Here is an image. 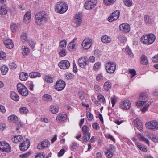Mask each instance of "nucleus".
<instances>
[{
	"mask_svg": "<svg viewBox=\"0 0 158 158\" xmlns=\"http://www.w3.org/2000/svg\"><path fill=\"white\" fill-rule=\"evenodd\" d=\"M67 118L66 114H59L58 115L56 118L57 121L60 122L65 120Z\"/></svg>",
	"mask_w": 158,
	"mask_h": 158,
	"instance_id": "obj_23",
	"label": "nucleus"
},
{
	"mask_svg": "<svg viewBox=\"0 0 158 158\" xmlns=\"http://www.w3.org/2000/svg\"><path fill=\"white\" fill-rule=\"evenodd\" d=\"M97 98L98 100L100 101H101L102 103H104L105 102V99L103 96L101 95H98L97 96Z\"/></svg>",
	"mask_w": 158,
	"mask_h": 158,
	"instance_id": "obj_53",
	"label": "nucleus"
},
{
	"mask_svg": "<svg viewBox=\"0 0 158 158\" xmlns=\"http://www.w3.org/2000/svg\"><path fill=\"white\" fill-rule=\"evenodd\" d=\"M18 27L15 23H12L10 25V28L13 32H15L17 29Z\"/></svg>",
	"mask_w": 158,
	"mask_h": 158,
	"instance_id": "obj_50",
	"label": "nucleus"
},
{
	"mask_svg": "<svg viewBox=\"0 0 158 158\" xmlns=\"http://www.w3.org/2000/svg\"><path fill=\"white\" fill-rule=\"evenodd\" d=\"M28 77V73L22 72L19 75V78L22 81H25L27 79Z\"/></svg>",
	"mask_w": 158,
	"mask_h": 158,
	"instance_id": "obj_32",
	"label": "nucleus"
},
{
	"mask_svg": "<svg viewBox=\"0 0 158 158\" xmlns=\"http://www.w3.org/2000/svg\"><path fill=\"white\" fill-rule=\"evenodd\" d=\"M156 39L155 36L152 34L145 35L140 38V41L144 44L150 45L152 44Z\"/></svg>",
	"mask_w": 158,
	"mask_h": 158,
	"instance_id": "obj_2",
	"label": "nucleus"
},
{
	"mask_svg": "<svg viewBox=\"0 0 158 158\" xmlns=\"http://www.w3.org/2000/svg\"><path fill=\"white\" fill-rule=\"evenodd\" d=\"M129 72L131 74V78H132L136 74L135 70L134 69H130Z\"/></svg>",
	"mask_w": 158,
	"mask_h": 158,
	"instance_id": "obj_59",
	"label": "nucleus"
},
{
	"mask_svg": "<svg viewBox=\"0 0 158 158\" xmlns=\"http://www.w3.org/2000/svg\"><path fill=\"white\" fill-rule=\"evenodd\" d=\"M10 97L12 99L15 101H18L19 99L18 94L15 92L12 91L10 93Z\"/></svg>",
	"mask_w": 158,
	"mask_h": 158,
	"instance_id": "obj_30",
	"label": "nucleus"
},
{
	"mask_svg": "<svg viewBox=\"0 0 158 158\" xmlns=\"http://www.w3.org/2000/svg\"><path fill=\"white\" fill-rule=\"evenodd\" d=\"M140 63L143 65H147L148 63L147 57L144 54L141 56L140 59Z\"/></svg>",
	"mask_w": 158,
	"mask_h": 158,
	"instance_id": "obj_28",
	"label": "nucleus"
},
{
	"mask_svg": "<svg viewBox=\"0 0 158 158\" xmlns=\"http://www.w3.org/2000/svg\"><path fill=\"white\" fill-rule=\"evenodd\" d=\"M105 137L108 139H110L113 142H115V139L110 134H106L105 135Z\"/></svg>",
	"mask_w": 158,
	"mask_h": 158,
	"instance_id": "obj_62",
	"label": "nucleus"
},
{
	"mask_svg": "<svg viewBox=\"0 0 158 158\" xmlns=\"http://www.w3.org/2000/svg\"><path fill=\"white\" fill-rule=\"evenodd\" d=\"M111 103L113 107H114L117 101V98L116 96H114L110 98Z\"/></svg>",
	"mask_w": 158,
	"mask_h": 158,
	"instance_id": "obj_51",
	"label": "nucleus"
},
{
	"mask_svg": "<svg viewBox=\"0 0 158 158\" xmlns=\"http://www.w3.org/2000/svg\"><path fill=\"white\" fill-rule=\"evenodd\" d=\"M0 150L3 152H10L11 151V147L7 143L0 141Z\"/></svg>",
	"mask_w": 158,
	"mask_h": 158,
	"instance_id": "obj_8",
	"label": "nucleus"
},
{
	"mask_svg": "<svg viewBox=\"0 0 158 158\" xmlns=\"http://www.w3.org/2000/svg\"><path fill=\"white\" fill-rule=\"evenodd\" d=\"M148 138L155 143H158V136L155 135H149L148 136Z\"/></svg>",
	"mask_w": 158,
	"mask_h": 158,
	"instance_id": "obj_41",
	"label": "nucleus"
},
{
	"mask_svg": "<svg viewBox=\"0 0 158 158\" xmlns=\"http://www.w3.org/2000/svg\"><path fill=\"white\" fill-rule=\"evenodd\" d=\"M44 153L43 152L39 153L35 156V158H44Z\"/></svg>",
	"mask_w": 158,
	"mask_h": 158,
	"instance_id": "obj_60",
	"label": "nucleus"
},
{
	"mask_svg": "<svg viewBox=\"0 0 158 158\" xmlns=\"http://www.w3.org/2000/svg\"><path fill=\"white\" fill-rule=\"evenodd\" d=\"M21 39L23 42H25L27 40V35L25 33H23L22 35L21 36Z\"/></svg>",
	"mask_w": 158,
	"mask_h": 158,
	"instance_id": "obj_55",
	"label": "nucleus"
},
{
	"mask_svg": "<svg viewBox=\"0 0 158 158\" xmlns=\"http://www.w3.org/2000/svg\"><path fill=\"white\" fill-rule=\"evenodd\" d=\"M92 127L94 129L96 130H98L100 128L99 125L97 123L93 124L92 125Z\"/></svg>",
	"mask_w": 158,
	"mask_h": 158,
	"instance_id": "obj_58",
	"label": "nucleus"
},
{
	"mask_svg": "<svg viewBox=\"0 0 158 158\" xmlns=\"http://www.w3.org/2000/svg\"><path fill=\"white\" fill-rule=\"evenodd\" d=\"M43 100L45 101L50 102L51 101L52 98L51 95L47 94L44 95L42 97Z\"/></svg>",
	"mask_w": 158,
	"mask_h": 158,
	"instance_id": "obj_39",
	"label": "nucleus"
},
{
	"mask_svg": "<svg viewBox=\"0 0 158 158\" xmlns=\"http://www.w3.org/2000/svg\"><path fill=\"white\" fill-rule=\"evenodd\" d=\"M116 0H104V2L106 5L112 4L116 1Z\"/></svg>",
	"mask_w": 158,
	"mask_h": 158,
	"instance_id": "obj_47",
	"label": "nucleus"
},
{
	"mask_svg": "<svg viewBox=\"0 0 158 158\" xmlns=\"http://www.w3.org/2000/svg\"><path fill=\"white\" fill-rule=\"evenodd\" d=\"M68 10V5L63 2H59L55 6V10L56 12L60 14L65 13Z\"/></svg>",
	"mask_w": 158,
	"mask_h": 158,
	"instance_id": "obj_3",
	"label": "nucleus"
},
{
	"mask_svg": "<svg viewBox=\"0 0 158 158\" xmlns=\"http://www.w3.org/2000/svg\"><path fill=\"white\" fill-rule=\"evenodd\" d=\"M70 63L67 60H61L58 63L59 67L63 69H68L70 66Z\"/></svg>",
	"mask_w": 158,
	"mask_h": 158,
	"instance_id": "obj_14",
	"label": "nucleus"
},
{
	"mask_svg": "<svg viewBox=\"0 0 158 158\" xmlns=\"http://www.w3.org/2000/svg\"><path fill=\"white\" fill-rule=\"evenodd\" d=\"M123 1L125 5L127 6H130L132 4V0H123Z\"/></svg>",
	"mask_w": 158,
	"mask_h": 158,
	"instance_id": "obj_45",
	"label": "nucleus"
},
{
	"mask_svg": "<svg viewBox=\"0 0 158 158\" xmlns=\"http://www.w3.org/2000/svg\"><path fill=\"white\" fill-rule=\"evenodd\" d=\"M29 76L31 78H35L40 77L41 75L38 72H32L29 74Z\"/></svg>",
	"mask_w": 158,
	"mask_h": 158,
	"instance_id": "obj_34",
	"label": "nucleus"
},
{
	"mask_svg": "<svg viewBox=\"0 0 158 158\" xmlns=\"http://www.w3.org/2000/svg\"><path fill=\"white\" fill-rule=\"evenodd\" d=\"M0 69L2 74L3 75H6L8 70V67L5 65L2 66Z\"/></svg>",
	"mask_w": 158,
	"mask_h": 158,
	"instance_id": "obj_36",
	"label": "nucleus"
},
{
	"mask_svg": "<svg viewBox=\"0 0 158 158\" xmlns=\"http://www.w3.org/2000/svg\"><path fill=\"white\" fill-rule=\"evenodd\" d=\"M4 44L5 46L8 48L11 49L14 46L12 41L10 39H7L4 42Z\"/></svg>",
	"mask_w": 158,
	"mask_h": 158,
	"instance_id": "obj_24",
	"label": "nucleus"
},
{
	"mask_svg": "<svg viewBox=\"0 0 158 158\" xmlns=\"http://www.w3.org/2000/svg\"><path fill=\"white\" fill-rule=\"evenodd\" d=\"M82 130L83 136V140L84 142H87L89 140L90 137V134L89 132V128L85 125L83 126Z\"/></svg>",
	"mask_w": 158,
	"mask_h": 158,
	"instance_id": "obj_4",
	"label": "nucleus"
},
{
	"mask_svg": "<svg viewBox=\"0 0 158 158\" xmlns=\"http://www.w3.org/2000/svg\"><path fill=\"white\" fill-rule=\"evenodd\" d=\"M8 118L10 122L15 123L17 125L21 126L22 125L21 122L18 121L17 117L15 115H10L8 117Z\"/></svg>",
	"mask_w": 158,
	"mask_h": 158,
	"instance_id": "obj_19",
	"label": "nucleus"
},
{
	"mask_svg": "<svg viewBox=\"0 0 158 158\" xmlns=\"http://www.w3.org/2000/svg\"><path fill=\"white\" fill-rule=\"evenodd\" d=\"M30 145V143L29 140L27 139L20 144L19 145L20 149L22 151H24L28 149Z\"/></svg>",
	"mask_w": 158,
	"mask_h": 158,
	"instance_id": "obj_17",
	"label": "nucleus"
},
{
	"mask_svg": "<svg viewBox=\"0 0 158 158\" xmlns=\"http://www.w3.org/2000/svg\"><path fill=\"white\" fill-rule=\"evenodd\" d=\"M31 154V152H28L20 155V157L21 158H27L29 157Z\"/></svg>",
	"mask_w": 158,
	"mask_h": 158,
	"instance_id": "obj_54",
	"label": "nucleus"
},
{
	"mask_svg": "<svg viewBox=\"0 0 158 158\" xmlns=\"http://www.w3.org/2000/svg\"><path fill=\"white\" fill-rule=\"evenodd\" d=\"M120 11L119 10H116L110 14L108 18V20L110 22L116 20L118 19L119 16Z\"/></svg>",
	"mask_w": 158,
	"mask_h": 158,
	"instance_id": "obj_10",
	"label": "nucleus"
},
{
	"mask_svg": "<svg viewBox=\"0 0 158 158\" xmlns=\"http://www.w3.org/2000/svg\"><path fill=\"white\" fill-rule=\"evenodd\" d=\"M105 154L106 156L109 158L112 157L113 155V153L110 150L108 149L106 150Z\"/></svg>",
	"mask_w": 158,
	"mask_h": 158,
	"instance_id": "obj_37",
	"label": "nucleus"
},
{
	"mask_svg": "<svg viewBox=\"0 0 158 158\" xmlns=\"http://www.w3.org/2000/svg\"><path fill=\"white\" fill-rule=\"evenodd\" d=\"M146 127L153 130L158 129V122L151 121L146 123Z\"/></svg>",
	"mask_w": 158,
	"mask_h": 158,
	"instance_id": "obj_12",
	"label": "nucleus"
},
{
	"mask_svg": "<svg viewBox=\"0 0 158 158\" xmlns=\"http://www.w3.org/2000/svg\"><path fill=\"white\" fill-rule=\"evenodd\" d=\"M149 106V104H146L142 109H141V110L143 113H144L148 109Z\"/></svg>",
	"mask_w": 158,
	"mask_h": 158,
	"instance_id": "obj_63",
	"label": "nucleus"
},
{
	"mask_svg": "<svg viewBox=\"0 0 158 158\" xmlns=\"http://www.w3.org/2000/svg\"><path fill=\"white\" fill-rule=\"evenodd\" d=\"M76 44L74 43L70 42L68 45V48L69 50L74 49L76 46Z\"/></svg>",
	"mask_w": 158,
	"mask_h": 158,
	"instance_id": "obj_48",
	"label": "nucleus"
},
{
	"mask_svg": "<svg viewBox=\"0 0 158 158\" xmlns=\"http://www.w3.org/2000/svg\"><path fill=\"white\" fill-rule=\"evenodd\" d=\"M139 100L136 103L137 106H140L144 104L148 100V97L145 93H142L140 94L139 98Z\"/></svg>",
	"mask_w": 158,
	"mask_h": 158,
	"instance_id": "obj_7",
	"label": "nucleus"
},
{
	"mask_svg": "<svg viewBox=\"0 0 158 158\" xmlns=\"http://www.w3.org/2000/svg\"><path fill=\"white\" fill-rule=\"evenodd\" d=\"M144 20L145 23H150L151 22V20L150 18H149V15H146L144 16Z\"/></svg>",
	"mask_w": 158,
	"mask_h": 158,
	"instance_id": "obj_56",
	"label": "nucleus"
},
{
	"mask_svg": "<svg viewBox=\"0 0 158 158\" xmlns=\"http://www.w3.org/2000/svg\"><path fill=\"white\" fill-rule=\"evenodd\" d=\"M20 112L23 114H25L28 112V110L27 108L24 107H22L19 109Z\"/></svg>",
	"mask_w": 158,
	"mask_h": 158,
	"instance_id": "obj_43",
	"label": "nucleus"
},
{
	"mask_svg": "<svg viewBox=\"0 0 158 158\" xmlns=\"http://www.w3.org/2000/svg\"><path fill=\"white\" fill-rule=\"evenodd\" d=\"M152 60L155 63H158V54L153 57Z\"/></svg>",
	"mask_w": 158,
	"mask_h": 158,
	"instance_id": "obj_64",
	"label": "nucleus"
},
{
	"mask_svg": "<svg viewBox=\"0 0 158 158\" xmlns=\"http://www.w3.org/2000/svg\"><path fill=\"white\" fill-rule=\"evenodd\" d=\"M120 106L123 109H127L131 106L130 101L128 100H125L122 101L120 103Z\"/></svg>",
	"mask_w": 158,
	"mask_h": 158,
	"instance_id": "obj_18",
	"label": "nucleus"
},
{
	"mask_svg": "<svg viewBox=\"0 0 158 158\" xmlns=\"http://www.w3.org/2000/svg\"><path fill=\"white\" fill-rule=\"evenodd\" d=\"M74 75L71 73H68L66 75V78L67 80L73 79Z\"/></svg>",
	"mask_w": 158,
	"mask_h": 158,
	"instance_id": "obj_57",
	"label": "nucleus"
},
{
	"mask_svg": "<svg viewBox=\"0 0 158 158\" xmlns=\"http://www.w3.org/2000/svg\"><path fill=\"white\" fill-rule=\"evenodd\" d=\"M23 51L22 54L24 56L28 55L29 52V49L27 46H23L22 48Z\"/></svg>",
	"mask_w": 158,
	"mask_h": 158,
	"instance_id": "obj_31",
	"label": "nucleus"
},
{
	"mask_svg": "<svg viewBox=\"0 0 158 158\" xmlns=\"http://www.w3.org/2000/svg\"><path fill=\"white\" fill-rule=\"evenodd\" d=\"M101 64L99 62L96 63L93 66V69L94 71H98L101 68Z\"/></svg>",
	"mask_w": 158,
	"mask_h": 158,
	"instance_id": "obj_42",
	"label": "nucleus"
},
{
	"mask_svg": "<svg viewBox=\"0 0 158 158\" xmlns=\"http://www.w3.org/2000/svg\"><path fill=\"white\" fill-rule=\"evenodd\" d=\"M65 82L63 80H60L57 81L55 85V89L57 91H60L63 90L66 85Z\"/></svg>",
	"mask_w": 158,
	"mask_h": 158,
	"instance_id": "obj_13",
	"label": "nucleus"
},
{
	"mask_svg": "<svg viewBox=\"0 0 158 158\" xmlns=\"http://www.w3.org/2000/svg\"><path fill=\"white\" fill-rule=\"evenodd\" d=\"M104 77L101 74H98L96 76V79L98 81H100L103 80Z\"/></svg>",
	"mask_w": 158,
	"mask_h": 158,
	"instance_id": "obj_61",
	"label": "nucleus"
},
{
	"mask_svg": "<svg viewBox=\"0 0 158 158\" xmlns=\"http://www.w3.org/2000/svg\"><path fill=\"white\" fill-rule=\"evenodd\" d=\"M111 87V83L109 82H106L104 84L103 89L105 91H109Z\"/></svg>",
	"mask_w": 158,
	"mask_h": 158,
	"instance_id": "obj_27",
	"label": "nucleus"
},
{
	"mask_svg": "<svg viewBox=\"0 0 158 158\" xmlns=\"http://www.w3.org/2000/svg\"><path fill=\"white\" fill-rule=\"evenodd\" d=\"M23 139V137L21 135H15L12 138V140L15 143H17L21 141Z\"/></svg>",
	"mask_w": 158,
	"mask_h": 158,
	"instance_id": "obj_25",
	"label": "nucleus"
},
{
	"mask_svg": "<svg viewBox=\"0 0 158 158\" xmlns=\"http://www.w3.org/2000/svg\"><path fill=\"white\" fill-rule=\"evenodd\" d=\"M101 40L103 43H108L111 42V39L109 36L105 35L102 37Z\"/></svg>",
	"mask_w": 158,
	"mask_h": 158,
	"instance_id": "obj_29",
	"label": "nucleus"
},
{
	"mask_svg": "<svg viewBox=\"0 0 158 158\" xmlns=\"http://www.w3.org/2000/svg\"><path fill=\"white\" fill-rule=\"evenodd\" d=\"M78 62L79 65L81 68H84L88 64V60L86 57L80 58Z\"/></svg>",
	"mask_w": 158,
	"mask_h": 158,
	"instance_id": "obj_15",
	"label": "nucleus"
},
{
	"mask_svg": "<svg viewBox=\"0 0 158 158\" xmlns=\"http://www.w3.org/2000/svg\"><path fill=\"white\" fill-rule=\"evenodd\" d=\"M86 116L88 120L89 121H92L93 119V116L91 113L88 112L86 113Z\"/></svg>",
	"mask_w": 158,
	"mask_h": 158,
	"instance_id": "obj_49",
	"label": "nucleus"
},
{
	"mask_svg": "<svg viewBox=\"0 0 158 158\" xmlns=\"http://www.w3.org/2000/svg\"><path fill=\"white\" fill-rule=\"evenodd\" d=\"M120 30L124 33H128L130 30V25L127 23H123L120 25L119 27Z\"/></svg>",
	"mask_w": 158,
	"mask_h": 158,
	"instance_id": "obj_16",
	"label": "nucleus"
},
{
	"mask_svg": "<svg viewBox=\"0 0 158 158\" xmlns=\"http://www.w3.org/2000/svg\"><path fill=\"white\" fill-rule=\"evenodd\" d=\"M7 13V10L5 6H1L0 7V14L5 15Z\"/></svg>",
	"mask_w": 158,
	"mask_h": 158,
	"instance_id": "obj_40",
	"label": "nucleus"
},
{
	"mask_svg": "<svg viewBox=\"0 0 158 158\" xmlns=\"http://www.w3.org/2000/svg\"><path fill=\"white\" fill-rule=\"evenodd\" d=\"M58 50H59V54L60 56L63 57L66 55L67 52L65 48H59L58 49Z\"/></svg>",
	"mask_w": 158,
	"mask_h": 158,
	"instance_id": "obj_35",
	"label": "nucleus"
},
{
	"mask_svg": "<svg viewBox=\"0 0 158 158\" xmlns=\"http://www.w3.org/2000/svg\"><path fill=\"white\" fill-rule=\"evenodd\" d=\"M44 79L45 80L47 83H52L53 81L52 78L48 76H45Z\"/></svg>",
	"mask_w": 158,
	"mask_h": 158,
	"instance_id": "obj_44",
	"label": "nucleus"
},
{
	"mask_svg": "<svg viewBox=\"0 0 158 158\" xmlns=\"http://www.w3.org/2000/svg\"><path fill=\"white\" fill-rule=\"evenodd\" d=\"M67 42L65 40H63L60 42V45L58 49L60 48L65 47L66 46Z\"/></svg>",
	"mask_w": 158,
	"mask_h": 158,
	"instance_id": "obj_46",
	"label": "nucleus"
},
{
	"mask_svg": "<svg viewBox=\"0 0 158 158\" xmlns=\"http://www.w3.org/2000/svg\"><path fill=\"white\" fill-rule=\"evenodd\" d=\"M49 19L48 14L45 12L42 11L37 13L35 17V22L38 25L40 26L46 23Z\"/></svg>",
	"mask_w": 158,
	"mask_h": 158,
	"instance_id": "obj_1",
	"label": "nucleus"
},
{
	"mask_svg": "<svg viewBox=\"0 0 158 158\" xmlns=\"http://www.w3.org/2000/svg\"><path fill=\"white\" fill-rule=\"evenodd\" d=\"M105 68L108 73H112L116 69V64L114 62H108L106 64Z\"/></svg>",
	"mask_w": 158,
	"mask_h": 158,
	"instance_id": "obj_6",
	"label": "nucleus"
},
{
	"mask_svg": "<svg viewBox=\"0 0 158 158\" xmlns=\"http://www.w3.org/2000/svg\"><path fill=\"white\" fill-rule=\"evenodd\" d=\"M50 110L54 114L58 113L59 111V108L58 107L54 105H52L50 106Z\"/></svg>",
	"mask_w": 158,
	"mask_h": 158,
	"instance_id": "obj_33",
	"label": "nucleus"
},
{
	"mask_svg": "<svg viewBox=\"0 0 158 158\" xmlns=\"http://www.w3.org/2000/svg\"><path fill=\"white\" fill-rule=\"evenodd\" d=\"M50 145V143L49 141L45 140L38 144L37 148L40 150H42L44 148L47 147Z\"/></svg>",
	"mask_w": 158,
	"mask_h": 158,
	"instance_id": "obj_20",
	"label": "nucleus"
},
{
	"mask_svg": "<svg viewBox=\"0 0 158 158\" xmlns=\"http://www.w3.org/2000/svg\"><path fill=\"white\" fill-rule=\"evenodd\" d=\"M19 93L22 95L26 96L28 94V91L26 87L22 83H18L17 85Z\"/></svg>",
	"mask_w": 158,
	"mask_h": 158,
	"instance_id": "obj_5",
	"label": "nucleus"
},
{
	"mask_svg": "<svg viewBox=\"0 0 158 158\" xmlns=\"http://www.w3.org/2000/svg\"><path fill=\"white\" fill-rule=\"evenodd\" d=\"M75 23L76 24L77 27H79L81 24L82 22V17L80 13L76 14L75 15Z\"/></svg>",
	"mask_w": 158,
	"mask_h": 158,
	"instance_id": "obj_21",
	"label": "nucleus"
},
{
	"mask_svg": "<svg viewBox=\"0 0 158 158\" xmlns=\"http://www.w3.org/2000/svg\"><path fill=\"white\" fill-rule=\"evenodd\" d=\"M92 43V40L89 38H85L82 43V46L84 49H89L91 46Z\"/></svg>",
	"mask_w": 158,
	"mask_h": 158,
	"instance_id": "obj_11",
	"label": "nucleus"
},
{
	"mask_svg": "<svg viewBox=\"0 0 158 158\" xmlns=\"http://www.w3.org/2000/svg\"><path fill=\"white\" fill-rule=\"evenodd\" d=\"M134 122L136 127L140 131H141L143 129V125L140 120L139 118H136L134 120Z\"/></svg>",
	"mask_w": 158,
	"mask_h": 158,
	"instance_id": "obj_22",
	"label": "nucleus"
},
{
	"mask_svg": "<svg viewBox=\"0 0 158 158\" xmlns=\"http://www.w3.org/2000/svg\"><path fill=\"white\" fill-rule=\"evenodd\" d=\"M118 38L119 41L122 43H125L127 41L126 37L122 35H118Z\"/></svg>",
	"mask_w": 158,
	"mask_h": 158,
	"instance_id": "obj_38",
	"label": "nucleus"
},
{
	"mask_svg": "<svg viewBox=\"0 0 158 158\" xmlns=\"http://www.w3.org/2000/svg\"><path fill=\"white\" fill-rule=\"evenodd\" d=\"M77 147V144L76 142H73V143L71 145L70 147V150L73 151L74 149H76Z\"/></svg>",
	"mask_w": 158,
	"mask_h": 158,
	"instance_id": "obj_52",
	"label": "nucleus"
},
{
	"mask_svg": "<svg viewBox=\"0 0 158 158\" xmlns=\"http://www.w3.org/2000/svg\"><path fill=\"white\" fill-rule=\"evenodd\" d=\"M97 3V0H87L85 3L84 7L86 9H92L95 7Z\"/></svg>",
	"mask_w": 158,
	"mask_h": 158,
	"instance_id": "obj_9",
	"label": "nucleus"
},
{
	"mask_svg": "<svg viewBox=\"0 0 158 158\" xmlns=\"http://www.w3.org/2000/svg\"><path fill=\"white\" fill-rule=\"evenodd\" d=\"M31 19V13L30 12H27L24 17V22L26 24L29 23Z\"/></svg>",
	"mask_w": 158,
	"mask_h": 158,
	"instance_id": "obj_26",
	"label": "nucleus"
}]
</instances>
